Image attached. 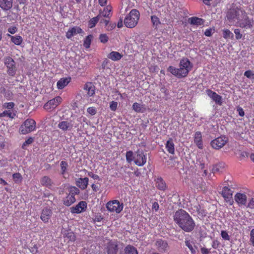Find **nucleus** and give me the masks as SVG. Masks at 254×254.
<instances>
[{
    "label": "nucleus",
    "instance_id": "51",
    "mask_svg": "<svg viewBox=\"0 0 254 254\" xmlns=\"http://www.w3.org/2000/svg\"><path fill=\"white\" fill-rule=\"evenodd\" d=\"M87 112L88 114L92 116L95 115L97 113V110L94 107H89L87 109Z\"/></svg>",
    "mask_w": 254,
    "mask_h": 254
},
{
    "label": "nucleus",
    "instance_id": "38",
    "mask_svg": "<svg viewBox=\"0 0 254 254\" xmlns=\"http://www.w3.org/2000/svg\"><path fill=\"white\" fill-rule=\"evenodd\" d=\"M151 20L153 26L156 28L161 23L159 18L156 15H152L151 16Z\"/></svg>",
    "mask_w": 254,
    "mask_h": 254
},
{
    "label": "nucleus",
    "instance_id": "40",
    "mask_svg": "<svg viewBox=\"0 0 254 254\" xmlns=\"http://www.w3.org/2000/svg\"><path fill=\"white\" fill-rule=\"evenodd\" d=\"M12 178L14 182L16 184L20 183L22 180V176L19 173L13 174L12 175Z\"/></svg>",
    "mask_w": 254,
    "mask_h": 254
},
{
    "label": "nucleus",
    "instance_id": "7",
    "mask_svg": "<svg viewBox=\"0 0 254 254\" xmlns=\"http://www.w3.org/2000/svg\"><path fill=\"white\" fill-rule=\"evenodd\" d=\"M4 65L7 68V72L9 76H13L16 71V67L15 66V62L10 57H6L4 58Z\"/></svg>",
    "mask_w": 254,
    "mask_h": 254
},
{
    "label": "nucleus",
    "instance_id": "43",
    "mask_svg": "<svg viewBox=\"0 0 254 254\" xmlns=\"http://www.w3.org/2000/svg\"><path fill=\"white\" fill-rule=\"evenodd\" d=\"M126 160L128 163H130L134 160V157L133 152L132 151H128L126 152Z\"/></svg>",
    "mask_w": 254,
    "mask_h": 254
},
{
    "label": "nucleus",
    "instance_id": "2",
    "mask_svg": "<svg viewBox=\"0 0 254 254\" xmlns=\"http://www.w3.org/2000/svg\"><path fill=\"white\" fill-rule=\"evenodd\" d=\"M243 15L246 16V12L241 7H232L228 10L226 17L230 22L234 23L236 20L239 21Z\"/></svg>",
    "mask_w": 254,
    "mask_h": 254
},
{
    "label": "nucleus",
    "instance_id": "5",
    "mask_svg": "<svg viewBox=\"0 0 254 254\" xmlns=\"http://www.w3.org/2000/svg\"><path fill=\"white\" fill-rule=\"evenodd\" d=\"M180 71L183 77L187 76L189 71L192 67V64L187 58H183L181 60L179 64Z\"/></svg>",
    "mask_w": 254,
    "mask_h": 254
},
{
    "label": "nucleus",
    "instance_id": "16",
    "mask_svg": "<svg viewBox=\"0 0 254 254\" xmlns=\"http://www.w3.org/2000/svg\"><path fill=\"white\" fill-rule=\"evenodd\" d=\"M53 214L51 209L48 207L44 208L41 212L40 218L44 223H47L51 218Z\"/></svg>",
    "mask_w": 254,
    "mask_h": 254
},
{
    "label": "nucleus",
    "instance_id": "1",
    "mask_svg": "<svg viewBox=\"0 0 254 254\" xmlns=\"http://www.w3.org/2000/svg\"><path fill=\"white\" fill-rule=\"evenodd\" d=\"M173 217L175 222L185 232H190L194 229L195 222L185 210L181 209L176 211Z\"/></svg>",
    "mask_w": 254,
    "mask_h": 254
},
{
    "label": "nucleus",
    "instance_id": "24",
    "mask_svg": "<svg viewBox=\"0 0 254 254\" xmlns=\"http://www.w3.org/2000/svg\"><path fill=\"white\" fill-rule=\"evenodd\" d=\"M13 0H0V7L4 10L10 9L12 6Z\"/></svg>",
    "mask_w": 254,
    "mask_h": 254
},
{
    "label": "nucleus",
    "instance_id": "63",
    "mask_svg": "<svg viewBox=\"0 0 254 254\" xmlns=\"http://www.w3.org/2000/svg\"><path fill=\"white\" fill-rule=\"evenodd\" d=\"M152 209L157 211L159 209V204L157 202H154L152 204Z\"/></svg>",
    "mask_w": 254,
    "mask_h": 254
},
{
    "label": "nucleus",
    "instance_id": "15",
    "mask_svg": "<svg viewBox=\"0 0 254 254\" xmlns=\"http://www.w3.org/2000/svg\"><path fill=\"white\" fill-rule=\"evenodd\" d=\"M207 95L211 98L215 103L219 105L222 104V97L218 95L216 92L210 89H207L206 91Z\"/></svg>",
    "mask_w": 254,
    "mask_h": 254
},
{
    "label": "nucleus",
    "instance_id": "18",
    "mask_svg": "<svg viewBox=\"0 0 254 254\" xmlns=\"http://www.w3.org/2000/svg\"><path fill=\"white\" fill-rule=\"evenodd\" d=\"M83 89L88 97H91L95 94V86L91 82L86 83L84 86Z\"/></svg>",
    "mask_w": 254,
    "mask_h": 254
},
{
    "label": "nucleus",
    "instance_id": "47",
    "mask_svg": "<svg viewBox=\"0 0 254 254\" xmlns=\"http://www.w3.org/2000/svg\"><path fill=\"white\" fill-rule=\"evenodd\" d=\"M79 190L75 187H70L69 188V194L73 195L79 193Z\"/></svg>",
    "mask_w": 254,
    "mask_h": 254
},
{
    "label": "nucleus",
    "instance_id": "41",
    "mask_svg": "<svg viewBox=\"0 0 254 254\" xmlns=\"http://www.w3.org/2000/svg\"><path fill=\"white\" fill-rule=\"evenodd\" d=\"M92 37L93 36L91 35H89L84 39L83 45L86 48L90 47Z\"/></svg>",
    "mask_w": 254,
    "mask_h": 254
},
{
    "label": "nucleus",
    "instance_id": "19",
    "mask_svg": "<svg viewBox=\"0 0 254 254\" xmlns=\"http://www.w3.org/2000/svg\"><path fill=\"white\" fill-rule=\"evenodd\" d=\"M155 246L157 250L162 253L165 252L168 247V244L162 239H158L155 242Z\"/></svg>",
    "mask_w": 254,
    "mask_h": 254
},
{
    "label": "nucleus",
    "instance_id": "50",
    "mask_svg": "<svg viewBox=\"0 0 254 254\" xmlns=\"http://www.w3.org/2000/svg\"><path fill=\"white\" fill-rule=\"evenodd\" d=\"M33 142V138L30 137L22 144V148L24 149L25 146L31 144Z\"/></svg>",
    "mask_w": 254,
    "mask_h": 254
},
{
    "label": "nucleus",
    "instance_id": "6",
    "mask_svg": "<svg viewBox=\"0 0 254 254\" xmlns=\"http://www.w3.org/2000/svg\"><path fill=\"white\" fill-rule=\"evenodd\" d=\"M106 208L110 212L119 213L123 210L124 205L123 203H120L119 200H114L107 203Z\"/></svg>",
    "mask_w": 254,
    "mask_h": 254
},
{
    "label": "nucleus",
    "instance_id": "31",
    "mask_svg": "<svg viewBox=\"0 0 254 254\" xmlns=\"http://www.w3.org/2000/svg\"><path fill=\"white\" fill-rule=\"evenodd\" d=\"M123 56L118 52H112L108 56L109 59H111L114 61H119L122 58Z\"/></svg>",
    "mask_w": 254,
    "mask_h": 254
},
{
    "label": "nucleus",
    "instance_id": "37",
    "mask_svg": "<svg viewBox=\"0 0 254 254\" xmlns=\"http://www.w3.org/2000/svg\"><path fill=\"white\" fill-rule=\"evenodd\" d=\"M225 164L223 163H219L216 164L213 167L212 172L215 173L218 172H221L222 170L224 168Z\"/></svg>",
    "mask_w": 254,
    "mask_h": 254
},
{
    "label": "nucleus",
    "instance_id": "56",
    "mask_svg": "<svg viewBox=\"0 0 254 254\" xmlns=\"http://www.w3.org/2000/svg\"><path fill=\"white\" fill-rule=\"evenodd\" d=\"M250 242L254 247V229H252L250 232Z\"/></svg>",
    "mask_w": 254,
    "mask_h": 254
},
{
    "label": "nucleus",
    "instance_id": "55",
    "mask_svg": "<svg viewBox=\"0 0 254 254\" xmlns=\"http://www.w3.org/2000/svg\"><path fill=\"white\" fill-rule=\"evenodd\" d=\"M234 33L236 35V38L237 40L240 39L242 37V34L240 33V30L238 29H236L234 30Z\"/></svg>",
    "mask_w": 254,
    "mask_h": 254
},
{
    "label": "nucleus",
    "instance_id": "8",
    "mask_svg": "<svg viewBox=\"0 0 254 254\" xmlns=\"http://www.w3.org/2000/svg\"><path fill=\"white\" fill-rule=\"evenodd\" d=\"M228 138L225 136H220L210 142L211 146L215 149H219L223 147L228 142Z\"/></svg>",
    "mask_w": 254,
    "mask_h": 254
},
{
    "label": "nucleus",
    "instance_id": "28",
    "mask_svg": "<svg viewBox=\"0 0 254 254\" xmlns=\"http://www.w3.org/2000/svg\"><path fill=\"white\" fill-rule=\"evenodd\" d=\"M166 148L168 152L171 154H174L175 153V147H174V143L173 142V139L170 138L166 142Z\"/></svg>",
    "mask_w": 254,
    "mask_h": 254
},
{
    "label": "nucleus",
    "instance_id": "58",
    "mask_svg": "<svg viewBox=\"0 0 254 254\" xmlns=\"http://www.w3.org/2000/svg\"><path fill=\"white\" fill-rule=\"evenodd\" d=\"M43 196L45 198V199H46V198H47L48 197H50L51 199H52V198H55L54 195L53 194H52V193H50L49 192H45L44 193V196Z\"/></svg>",
    "mask_w": 254,
    "mask_h": 254
},
{
    "label": "nucleus",
    "instance_id": "42",
    "mask_svg": "<svg viewBox=\"0 0 254 254\" xmlns=\"http://www.w3.org/2000/svg\"><path fill=\"white\" fill-rule=\"evenodd\" d=\"M14 116L15 114H12L11 112L9 110L4 111L2 113L0 114V117H9V118L13 119L14 118Z\"/></svg>",
    "mask_w": 254,
    "mask_h": 254
},
{
    "label": "nucleus",
    "instance_id": "64",
    "mask_svg": "<svg viewBox=\"0 0 254 254\" xmlns=\"http://www.w3.org/2000/svg\"><path fill=\"white\" fill-rule=\"evenodd\" d=\"M204 35L206 36H208V37L211 36V29H206L204 32Z\"/></svg>",
    "mask_w": 254,
    "mask_h": 254
},
{
    "label": "nucleus",
    "instance_id": "23",
    "mask_svg": "<svg viewBox=\"0 0 254 254\" xmlns=\"http://www.w3.org/2000/svg\"><path fill=\"white\" fill-rule=\"evenodd\" d=\"M58 127L63 131H66L67 130H70L72 128L73 125L71 123L67 121H62L59 123Z\"/></svg>",
    "mask_w": 254,
    "mask_h": 254
},
{
    "label": "nucleus",
    "instance_id": "12",
    "mask_svg": "<svg viewBox=\"0 0 254 254\" xmlns=\"http://www.w3.org/2000/svg\"><path fill=\"white\" fill-rule=\"evenodd\" d=\"M87 208V203L84 201H80L75 206L70 208L72 213H80L85 211Z\"/></svg>",
    "mask_w": 254,
    "mask_h": 254
},
{
    "label": "nucleus",
    "instance_id": "62",
    "mask_svg": "<svg viewBox=\"0 0 254 254\" xmlns=\"http://www.w3.org/2000/svg\"><path fill=\"white\" fill-rule=\"evenodd\" d=\"M200 251L202 254H209L210 253L209 250L204 247L201 248Z\"/></svg>",
    "mask_w": 254,
    "mask_h": 254
},
{
    "label": "nucleus",
    "instance_id": "39",
    "mask_svg": "<svg viewBox=\"0 0 254 254\" xmlns=\"http://www.w3.org/2000/svg\"><path fill=\"white\" fill-rule=\"evenodd\" d=\"M101 18V15H98L96 17H93L89 21V26L90 28L94 27Z\"/></svg>",
    "mask_w": 254,
    "mask_h": 254
},
{
    "label": "nucleus",
    "instance_id": "20",
    "mask_svg": "<svg viewBox=\"0 0 254 254\" xmlns=\"http://www.w3.org/2000/svg\"><path fill=\"white\" fill-rule=\"evenodd\" d=\"M89 179L87 177L84 178H79L76 180V185L80 188L81 190H84L86 189L88 184Z\"/></svg>",
    "mask_w": 254,
    "mask_h": 254
},
{
    "label": "nucleus",
    "instance_id": "32",
    "mask_svg": "<svg viewBox=\"0 0 254 254\" xmlns=\"http://www.w3.org/2000/svg\"><path fill=\"white\" fill-rule=\"evenodd\" d=\"M132 109L137 113H143L145 111V108L143 105L136 102L133 104Z\"/></svg>",
    "mask_w": 254,
    "mask_h": 254
},
{
    "label": "nucleus",
    "instance_id": "33",
    "mask_svg": "<svg viewBox=\"0 0 254 254\" xmlns=\"http://www.w3.org/2000/svg\"><path fill=\"white\" fill-rule=\"evenodd\" d=\"M76 200L75 197L73 195L68 194L64 200V204L67 206L71 205Z\"/></svg>",
    "mask_w": 254,
    "mask_h": 254
},
{
    "label": "nucleus",
    "instance_id": "25",
    "mask_svg": "<svg viewBox=\"0 0 254 254\" xmlns=\"http://www.w3.org/2000/svg\"><path fill=\"white\" fill-rule=\"evenodd\" d=\"M154 181L156 182V187L160 190H165L166 189V184L161 177L155 178Z\"/></svg>",
    "mask_w": 254,
    "mask_h": 254
},
{
    "label": "nucleus",
    "instance_id": "61",
    "mask_svg": "<svg viewBox=\"0 0 254 254\" xmlns=\"http://www.w3.org/2000/svg\"><path fill=\"white\" fill-rule=\"evenodd\" d=\"M237 111L239 113V115L241 116V117H243L244 115H245V112H244V110L241 107H238L237 108Z\"/></svg>",
    "mask_w": 254,
    "mask_h": 254
},
{
    "label": "nucleus",
    "instance_id": "10",
    "mask_svg": "<svg viewBox=\"0 0 254 254\" xmlns=\"http://www.w3.org/2000/svg\"><path fill=\"white\" fill-rule=\"evenodd\" d=\"M147 158L142 151L138 150L134 157V162L138 166H143L146 162Z\"/></svg>",
    "mask_w": 254,
    "mask_h": 254
},
{
    "label": "nucleus",
    "instance_id": "30",
    "mask_svg": "<svg viewBox=\"0 0 254 254\" xmlns=\"http://www.w3.org/2000/svg\"><path fill=\"white\" fill-rule=\"evenodd\" d=\"M189 21L190 24L196 26L201 25L203 24V19L197 17H192L190 18Z\"/></svg>",
    "mask_w": 254,
    "mask_h": 254
},
{
    "label": "nucleus",
    "instance_id": "27",
    "mask_svg": "<svg viewBox=\"0 0 254 254\" xmlns=\"http://www.w3.org/2000/svg\"><path fill=\"white\" fill-rule=\"evenodd\" d=\"M70 78H62L57 82V85L59 89H63L70 82Z\"/></svg>",
    "mask_w": 254,
    "mask_h": 254
},
{
    "label": "nucleus",
    "instance_id": "17",
    "mask_svg": "<svg viewBox=\"0 0 254 254\" xmlns=\"http://www.w3.org/2000/svg\"><path fill=\"white\" fill-rule=\"evenodd\" d=\"M62 99L60 96L50 100L46 104H45L44 107L46 109L54 108L57 107L60 103L62 102Z\"/></svg>",
    "mask_w": 254,
    "mask_h": 254
},
{
    "label": "nucleus",
    "instance_id": "11",
    "mask_svg": "<svg viewBox=\"0 0 254 254\" xmlns=\"http://www.w3.org/2000/svg\"><path fill=\"white\" fill-rule=\"evenodd\" d=\"M118 242L116 240L110 241L106 246L107 254H117L119 250Z\"/></svg>",
    "mask_w": 254,
    "mask_h": 254
},
{
    "label": "nucleus",
    "instance_id": "53",
    "mask_svg": "<svg viewBox=\"0 0 254 254\" xmlns=\"http://www.w3.org/2000/svg\"><path fill=\"white\" fill-rule=\"evenodd\" d=\"M118 107V103L115 101H112L110 104V108L112 111H115Z\"/></svg>",
    "mask_w": 254,
    "mask_h": 254
},
{
    "label": "nucleus",
    "instance_id": "59",
    "mask_svg": "<svg viewBox=\"0 0 254 254\" xmlns=\"http://www.w3.org/2000/svg\"><path fill=\"white\" fill-rule=\"evenodd\" d=\"M247 207L251 208H254V198H252L250 199Z\"/></svg>",
    "mask_w": 254,
    "mask_h": 254
},
{
    "label": "nucleus",
    "instance_id": "35",
    "mask_svg": "<svg viewBox=\"0 0 254 254\" xmlns=\"http://www.w3.org/2000/svg\"><path fill=\"white\" fill-rule=\"evenodd\" d=\"M8 36L11 38V41L16 45H20L22 42L23 39L20 36H13L8 34Z\"/></svg>",
    "mask_w": 254,
    "mask_h": 254
},
{
    "label": "nucleus",
    "instance_id": "44",
    "mask_svg": "<svg viewBox=\"0 0 254 254\" xmlns=\"http://www.w3.org/2000/svg\"><path fill=\"white\" fill-rule=\"evenodd\" d=\"M186 246L189 249L191 252V254H195V249L193 247L191 242L190 240H186L185 241Z\"/></svg>",
    "mask_w": 254,
    "mask_h": 254
},
{
    "label": "nucleus",
    "instance_id": "48",
    "mask_svg": "<svg viewBox=\"0 0 254 254\" xmlns=\"http://www.w3.org/2000/svg\"><path fill=\"white\" fill-rule=\"evenodd\" d=\"M221 236L222 238L225 240L229 241L230 240V237L226 231H224V230L221 231Z\"/></svg>",
    "mask_w": 254,
    "mask_h": 254
},
{
    "label": "nucleus",
    "instance_id": "34",
    "mask_svg": "<svg viewBox=\"0 0 254 254\" xmlns=\"http://www.w3.org/2000/svg\"><path fill=\"white\" fill-rule=\"evenodd\" d=\"M98 15H101V17L109 18L111 15V7L107 6L102 11H100Z\"/></svg>",
    "mask_w": 254,
    "mask_h": 254
},
{
    "label": "nucleus",
    "instance_id": "49",
    "mask_svg": "<svg viewBox=\"0 0 254 254\" xmlns=\"http://www.w3.org/2000/svg\"><path fill=\"white\" fill-rule=\"evenodd\" d=\"M244 75L248 78L254 79V73L251 70L246 71Z\"/></svg>",
    "mask_w": 254,
    "mask_h": 254
},
{
    "label": "nucleus",
    "instance_id": "9",
    "mask_svg": "<svg viewBox=\"0 0 254 254\" xmlns=\"http://www.w3.org/2000/svg\"><path fill=\"white\" fill-rule=\"evenodd\" d=\"M233 193V191L227 187H223L221 193L225 201L230 205H232L234 203V200L232 197Z\"/></svg>",
    "mask_w": 254,
    "mask_h": 254
},
{
    "label": "nucleus",
    "instance_id": "57",
    "mask_svg": "<svg viewBox=\"0 0 254 254\" xmlns=\"http://www.w3.org/2000/svg\"><path fill=\"white\" fill-rule=\"evenodd\" d=\"M17 29L15 26H12L8 29V31L10 34H13L16 32Z\"/></svg>",
    "mask_w": 254,
    "mask_h": 254
},
{
    "label": "nucleus",
    "instance_id": "26",
    "mask_svg": "<svg viewBox=\"0 0 254 254\" xmlns=\"http://www.w3.org/2000/svg\"><path fill=\"white\" fill-rule=\"evenodd\" d=\"M40 184L43 186L51 189L52 187L53 182L52 180L48 176H46L41 179Z\"/></svg>",
    "mask_w": 254,
    "mask_h": 254
},
{
    "label": "nucleus",
    "instance_id": "13",
    "mask_svg": "<svg viewBox=\"0 0 254 254\" xmlns=\"http://www.w3.org/2000/svg\"><path fill=\"white\" fill-rule=\"evenodd\" d=\"M238 22H239V26L243 28H251L253 26L252 22L249 18L247 14L246 16L243 15L241 17V19L238 21Z\"/></svg>",
    "mask_w": 254,
    "mask_h": 254
},
{
    "label": "nucleus",
    "instance_id": "54",
    "mask_svg": "<svg viewBox=\"0 0 254 254\" xmlns=\"http://www.w3.org/2000/svg\"><path fill=\"white\" fill-rule=\"evenodd\" d=\"M14 106V104L13 102L5 103L3 104V107L8 109H12Z\"/></svg>",
    "mask_w": 254,
    "mask_h": 254
},
{
    "label": "nucleus",
    "instance_id": "29",
    "mask_svg": "<svg viewBox=\"0 0 254 254\" xmlns=\"http://www.w3.org/2000/svg\"><path fill=\"white\" fill-rule=\"evenodd\" d=\"M168 71L178 78H182L183 76L179 68H177L173 66H170L168 68Z\"/></svg>",
    "mask_w": 254,
    "mask_h": 254
},
{
    "label": "nucleus",
    "instance_id": "52",
    "mask_svg": "<svg viewBox=\"0 0 254 254\" xmlns=\"http://www.w3.org/2000/svg\"><path fill=\"white\" fill-rule=\"evenodd\" d=\"M108 37L105 34H102L100 35L99 39L101 42L106 43L108 41Z\"/></svg>",
    "mask_w": 254,
    "mask_h": 254
},
{
    "label": "nucleus",
    "instance_id": "45",
    "mask_svg": "<svg viewBox=\"0 0 254 254\" xmlns=\"http://www.w3.org/2000/svg\"><path fill=\"white\" fill-rule=\"evenodd\" d=\"M60 166L61 169V174L62 175H64L68 167L67 163L65 161H62L60 163Z\"/></svg>",
    "mask_w": 254,
    "mask_h": 254
},
{
    "label": "nucleus",
    "instance_id": "3",
    "mask_svg": "<svg viewBox=\"0 0 254 254\" xmlns=\"http://www.w3.org/2000/svg\"><path fill=\"white\" fill-rule=\"evenodd\" d=\"M139 16V12L137 9H132L125 18V26L129 28L134 27L138 22Z\"/></svg>",
    "mask_w": 254,
    "mask_h": 254
},
{
    "label": "nucleus",
    "instance_id": "46",
    "mask_svg": "<svg viewBox=\"0 0 254 254\" xmlns=\"http://www.w3.org/2000/svg\"><path fill=\"white\" fill-rule=\"evenodd\" d=\"M223 37L225 39L229 38H232L234 36L233 34L228 29L224 30L223 31Z\"/></svg>",
    "mask_w": 254,
    "mask_h": 254
},
{
    "label": "nucleus",
    "instance_id": "60",
    "mask_svg": "<svg viewBox=\"0 0 254 254\" xmlns=\"http://www.w3.org/2000/svg\"><path fill=\"white\" fill-rule=\"evenodd\" d=\"M219 245L220 243L218 241L214 240L212 242V247L215 249H216L218 248Z\"/></svg>",
    "mask_w": 254,
    "mask_h": 254
},
{
    "label": "nucleus",
    "instance_id": "4",
    "mask_svg": "<svg viewBox=\"0 0 254 254\" xmlns=\"http://www.w3.org/2000/svg\"><path fill=\"white\" fill-rule=\"evenodd\" d=\"M36 129V122L32 119L26 120L20 126L19 132L21 134H26Z\"/></svg>",
    "mask_w": 254,
    "mask_h": 254
},
{
    "label": "nucleus",
    "instance_id": "14",
    "mask_svg": "<svg viewBox=\"0 0 254 254\" xmlns=\"http://www.w3.org/2000/svg\"><path fill=\"white\" fill-rule=\"evenodd\" d=\"M234 199L239 206L246 205L247 201V196L245 193L237 192L234 196Z\"/></svg>",
    "mask_w": 254,
    "mask_h": 254
},
{
    "label": "nucleus",
    "instance_id": "21",
    "mask_svg": "<svg viewBox=\"0 0 254 254\" xmlns=\"http://www.w3.org/2000/svg\"><path fill=\"white\" fill-rule=\"evenodd\" d=\"M82 30L78 27H73L69 29L66 33V37L67 39H70L72 36L78 33H82Z\"/></svg>",
    "mask_w": 254,
    "mask_h": 254
},
{
    "label": "nucleus",
    "instance_id": "22",
    "mask_svg": "<svg viewBox=\"0 0 254 254\" xmlns=\"http://www.w3.org/2000/svg\"><path fill=\"white\" fill-rule=\"evenodd\" d=\"M194 142L199 149H202L203 147L201 133L200 131L195 132L194 136Z\"/></svg>",
    "mask_w": 254,
    "mask_h": 254
},
{
    "label": "nucleus",
    "instance_id": "36",
    "mask_svg": "<svg viewBox=\"0 0 254 254\" xmlns=\"http://www.w3.org/2000/svg\"><path fill=\"white\" fill-rule=\"evenodd\" d=\"M125 252L126 254H138L136 248L130 245H127L125 248Z\"/></svg>",
    "mask_w": 254,
    "mask_h": 254
}]
</instances>
